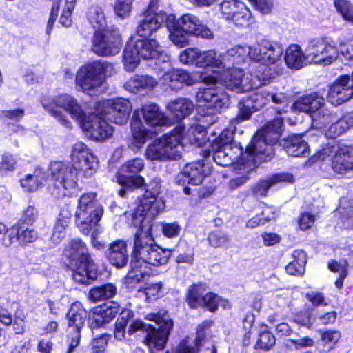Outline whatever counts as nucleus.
<instances>
[{
    "label": "nucleus",
    "instance_id": "nucleus-32",
    "mask_svg": "<svg viewBox=\"0 0 353 353\" xmlns=\"http://www.w3.org/2000/svg\"><path fill=\"white\" fill-rule=\"evenodd\" d=\"M158 84L154 77L145 75H134L125 83V88L130 92L137 93L143 90L154 89Z\"/></svg>",
    "mask_w": 353,
    "mask_h": 353
},
{
    "label": "nucleus",
    "instance_id": "nucleus-17",
    "mask_svg": "<svg viewBox=\"0 0 353 353\" xmlns=\"http://www.w3.org/2000/svg\"><path fill=\"white\" fill-rule=\"evenodd\" d=\"M144 168L143 160L140 158L127 161L116 175L117 183L122 188L119 190V194L123 197L126 194V190L139 188L144 185L145 180L141 176H128L127 174H137Z\"/></svg>",
    "mask_w": 353,
    "mask_h": 353
},
{
    "label": "nucleus",
    "instance_id": "nucleus-64",
    "mask_svg": "<svg viewBox=\"0 0 353 353\" xmlns=\"http://www.w3.org/2000/svg\"><path fill=\"white\" fill-rule=\"evenodd\" d=\"M252 7L263 14H268L272 10L273 0H248Z\"/></svg>",
    "mask_w": 353,
    "mask_h": 353
},
{
    "label": "nucleus",
    "instance_id": "nucleus-63",
    "mask_svg": "<svg viewBox=\"0 0 353 353\" xmlns=\"http://www.w3.org/2000/svg\"><path fill=\"white\" fill-rule=\"evenodd\" d=\"M336 117H337L336 115ZM332 122L333 123L331 124L326 132V135L327 137L330 138H335L341 135L347 130L344 121H342L341 119H338V118H336L335 120L332 121ZM330 123H332V121Z\"/></svg>",
    "mask_w": 353,
    "mask_h": 353
},
{
    "label": "nucleus",
    "instance_id": "nucleus-25",
    "mask_svg": "<svg viewBox=\"0 0 353 353\" xmlns=\"http://www.w3.org/2000/svg\"><path fill=\"white\" fill-rule=\"evenodd\" d=\"M133 43L135 49H137V53L139 54L141 59L161 61L163 63L169 61V57L157 40L152 39H140Z\"/></svg>",
    "mask_w": 353,
    "mask_h": 353
},
{
    "label": "nucleus",
    "instance_id": "nucleus-4",
    "mask_svg": "<svg viewBox=\"0 0 353 353\" xmlns=\"http://www.w3.org/2000/svg\"><path fill=\"white\" fill-rule=\"evenodd\" d=\"M339 56V51L330 39L319 37L308 41L305 52L300 46L290 45L285 50L284 59L289 68L299 70L307 62L330 65Z\"/></svg>",
    "mask_w": 353,
    "mask_h": 353
},
{
    "label": "nucleus",
    "instance_id": "nucleus-7",
    "mask_svg": "<svg viewBox=\"0 0 353 353\" xmlns=\"http://www.w3.org/2000/svg\"><path fill=\"white\" fill-rule=\"evenodd\" d=\"M180 129H174L150 143L145 156L150 161H166L181 157L183 145L181 143Z\"/></svg>",
    "mask_w": 353,
    "mask_h": 353
},
{
    "label": "nucleus",
    "instance_id": "nucleus-46",
    "mask_svg": "<svg viewBox=\"0 0 353 353\" xmlns=\"http://www.w3.org/2000/svg\"><path fill=\"white\" fill-rule=\"evenodd\" d=\"M117 293V288L112 283L94 287L89 292V298L92 301H99L114 296Z\"/></svg>",
    "mask_w": 353,
    "mask_h": 353
},
{
    "label": "nucleus",
    "instance_id": "nucleus-21",
    "mask_svg": "<svg viewBox=\"0 0 353 353\" xmlns=\"http://www.w3.org/2000/svg\"><path fill=\"white\" fill-rule=\"evenodd\" d=\"M196 101L210 110V113L219 112L228 105V96L217 88H200L196 95Z\"/></svg>",
    "mask_w": 353,
    "mask_h": 353
},
{
    "label": "nucleus",
    "instance_id": "nucleus-1",
    "mask_svg": "<svg viewBox=\"0 0 353 353\" xmlns=\"http://www.w3.org/2000/svg\"><path fill=\"white\" fill-rule=\"evenodd\" d=\"M165 208L164 202L154 196L145 195L132 214V225L137 228L134 248L126 280L128 283H139L149 274L148 265L165 264L171 255L169 250L157 245L152 238V225L146 223V216L152 219Z\"/></svg>",
    "mask_w": 353,
    "mask_h": 353
},
{
    "label": "nucleus",
    "instance_id": "nucleus-9",
    "mask_svg": "<svg viewBox=\"0 0 353 353\" xmlns=\"http://www.w3.org/2000/svg\"><path fill=\"white\" fill-rule=\"evenodd\" d=\"M96 196V193L88 192L79 199L75 213L76 224L85 235H89L93 228L100 227L98 223L103 216V208L97 201Z\"/></svg>",
    "mask_w": 353,
    "mask_h": 353
},
{
    "label": "nucleus",
    "instance_id": "nucleus-34",
    "mask_svg": "<svg viewBox=\"0 0 353 353\" xmlns=\"http://www.w3.org/2000/svg\"><path fill=\"white\" fill-rule=\"evenodd\" d=\"M81 303L77 302L72 304L68 312L69 332H81L85 323L86 312L81 307Z\"/></svg>",
    "mask_w": 353,
    "mask_h": 353
},
{
    "label": "nucleus",
    "instance_id": "nucleus-42",
    "mask_svg": "<svg viewBox=\"0 0 353 353\" xmlns=\"http://www.w3.org/2000/svg\"><path fill=\"white\" fill-rule=\"evenodd\" d=\"M292 258L293 261L285 267L287 273L291 275L303 274L307 263L305 253L301 250H294L292 253Z\"/></svg>",
    "mask_w": 353,
    "mask_h": 353
},
{
    "label": "nucleus",
    "instance_id": "nucleus-37",
    "mask_svg": "<svg viewBox=\"0 0 353 353\" xmlns=\"http://www.w3.org/2000/svg\"><path fill=\"white\" fill-rule=\"evenodd\" d=\"M294 181V178L292 174L285 173L277 174L272 176L268 180L259 182L253 188L252 191L256 196H265L271 186L280 182L292 183Z\"/></svg>",
    "mask_w": 353,
    "mask_h": 353
},
{
    "label": "nucleus",
    "instance_id": "nucleus-44",
    "mask_svg": "<svg viewBox=\"0 0 353 353\" xmlns=\"http://www.w3.org/2000/svg\"><path fill=\"white\" fill-rule=\"evenodd\" d=\"M319 333V343L326 352L334 349L341 336L339 331L333 330H320Z\"/></svg>",
    "mask_w": 353,
    "mask_h": 353
},
{
    "label": "nucleus",
    "instance_id": "nucleus-35",
    "mask_svg": "<svg viewBox=\"0 0 353 353\" xmlns=\"http://www.w3.org/2000/svg\"><path fill=\"white\" fill-rule=\"evenodd\" d=\"M167 108L176 119L181 120L192 113L194 103L188 99L179 98L170 101Z\"/></svg>",
    "mask_w": 353,
    "mask_h": 353
},
{
    "label": "nucleus",
    "instance_id": "nucleus-57",
    "mask_svg": "<svg viewBox=\"0 0 353 353\" xmlns=\"http://www.w3.org/2000/svg\"><path fill=\"white\" fill-rule=\"evenodd\" d=\"M274 219V214L273 213L270 215L268 212L263 211L260 214H257L249 219L246 223V228L253 229L259 226H262Z\"/></svg>",
    "mask_w": 353,
    "mask_h": 353
},
{
    "label": "nucleus",
    "instance_id": "nucleus-18",
    "mask_svg": "<svg viewBox=\"0 0 353 353\" xmlns=\"http://www.w3.org/2000/svg\"><path fill=\"white\" fill-rule=\"evenodd\" d=\"M105 119L95 110L94 113L88 116L85 114L79 123L87 137L96 141H105L111 137L114 132V128Z\"/></svg>",
    "mask_w": 353,
    "mask_h": 353
},
{
    "label": "nucleus",
    "instance_id": "nucleus-24",
    "mask_svg": "<svg viewBox=\"0 0 353 353\" xmlns=\"http://www.w3.org/2000/svg\"><path fill=\"white\" fill-rule=\"evenodd\" d=\"M262 161H263L257 158L255 155H251L248 159H245L244 156L241 157L234 164L233 169L238 176L230 181V188L234 190L245 184L250 179L249 175L250 173Z\"/></svg>",
    "mask_w": 353,
    "mask_h": 353
},
{
    "label": "nucleus",
    "instance_id": "nucleus-43",
    "mask_svg": "<svg viewBox=\"0 0 353 353\" xmlns=\"http://www.w3.org/2000/svg\"><path fill=\"white\" fill-rule=\"evenodd\" d=\"M264 47V49L266 50L264 65L274 64L281 60L283 54V48L281 43L268 40L266 46Z\"/></svg>",
    "mask_w": 353,
    "mask_h": 353
},
{
    "label": "nucleus",
    "instance_id": "nucleus-16",
    "mask_svg": "<svg viewBox=\"0 0 353 353\" xmlns=\"http://www.w3.org/2000/svg\"><path fill=\"white\" fill-rule=\"evenodd\" d=\"M121 47V39L117 29L106 28L94 33L92 50L97 55H115L119 53Z\"/></svg>",
    "mask_w": 353,
    "mask_h": 353
},
{
    "label": "nucleus",
    "instance_id": "nucleus-23",
    "mask_svg": "<svg viewBox=\"0 0 353 353\" xmlns=\"http://www.w3.org/2000/svg\"><path fill=\"white\" fill-rule=\"evenodd\" d=\"M353 96V72L352 77L342 76L330 87L327 101L337 106L350 100Z\"/></svg>",
    "mask_w": 353,
    "mask_h": 353
},
{
    "label": "nucleus",
    "instance_id": "nucleus-61",
    "mask_svg": "<svg viewBox=\"0 0 353 353\" xmlns=\"http://www.w3.org/2000/svg\"><path fill=\"white\" fill-rule=\"evenodd\" d=\"M76 0H65V7L63 9L59 22L65 27L72 23L71 15L75 7Z\"/></svg>",
    "mask_w": 353,
    "mask_h": 353
},
{
    "label": "nucleus",
    "instance_id": "nucleus-33",
    "mask_svg": "<svg viewBox=\"0 0 353 353\" xmlns=\"http://www.w3.org/2000/svg\"><path fill=\"white\" fill-rule=\"evenodd\" d=\"M199 68L210 67L212 68L225 70L223 53H219L214 50L200 51L199 61L196 62Z\"/></svg>",
    "mask_w": 353,
    "mask_h": 353
},
{
    "label": "nucleus",
    "instance_id": "nucleus-60",
    "mask_svg": "<svg viewBox=\"0 0 353 353\" xmlns=\"http://www.w3.org/2000/svg\"><path fill=\"white\" fill-rule=\"evenodd\" d=\"M276 339L274 336L269 331H265L260 333L256 342V346L261 350H269L275 344Z\"/></svg>",
    "mask_w": 353,
    "mask_h": 353
},
{
    "label": "nucleus",
    "instance_id": "nucleus-30",
    "mask_svg": "<svg viewBox=\"0 0 353 353\" xmlns=\"http://www.w3.org/2000/svg\"><path fill=\"white\" fill-rule=\"evenodd\" d=\"M161 79L163 83L172 90L179 89L183 84L192 85L194 83V80L190 74L183 70H169L163 74Z\"/></svg>",
    "mask_w": 353,
    "mask_h": 353
},
{
    "label": "nucleus",
    "instance_id": "nucleus-11",
    "mask_svg": "<svg viewBox=\"0 0 353 353\" xmlns=\"http://www.w3.org/2000/svg\"><path fill=\"white\" fill-rule=\"evenodd\" d=\"M113 65L101 61H94L81 67L76 77L78 89L92 95V92L100 87L103 82L104 75H111Z\"/></svg>",
    "mask_w": 353,
    "mask_h": 353
},
{
    "label": "nucleus",
    "instance_id": "nucleus-55",
    "mask_svg": "<svg viewBox=\"0 0 353 353\" xmlns=\"http://www.w3.org/2000/svg\"><path fill=\"white\" fill-rule=\"evenodd\" d=\"M69 223L68 218L59 219L55 223L53 232L52 234V241L56 243H59L65 235V229Z\"/></svg>",
    "mask_w": 353,
    "mask_h": 353
},
{
    "label": "nucleus",
    "instance_id": "nucleus-62",
    "mask_svg": "<svg viewBox=\"0 0 353 353\" xmlns=\"http://www.w3.org/2000/svg\"><path fill=\"white\" fill-rule=\"evenodd\" d=\"M17 164L15 159L12 155H4L0 162V176L9 175L15 170Z\"/></svg>",
    "mask_w": 353,
    "mask_h": 353
},
{
    "label": "nucleus",
    "instance_id": "nucleus-31",
    "mask_svg": "<svg viewBox=\"0 0 353 353\" xmlns=\"http://www.w3.org/2000/svg\"><path fill=\"white\" fill-rule=\"evenodd\" d=\"M137 110L139 115L141 113L143 120L150 126H161L168 122L164 113L154 103L145 104Z\"/></svg>",
    "mask_w": 353,
    "mask_h": 353
},
{
    "label": "nucleus",
    "instance_id": "nucleus-56",
    "mask_svg": "<svg viewBox=\"0 0 353 353\" xmlns=\"http://www.w3.org/2000/svg\"><path fill=\"white\" fill-rule=\"evenodd\" d=\"M254 112L255 110H253L251 105H248L246 100L240 101L239 103V114L231 120V125H236L240 122L249 119Z\"/></svg>",
    "mask_w": 353,
    "mask_h": 353
},
{
    "label": "nucleus",
    "instance_id": "nucleus-36",
    "mask_svg": "<svg viewBox=\"0 0 353 353\" xmlns=\"http://www.w3.org/2000/svg\"><path fill=\"white\" fill-rule=\"evenodd\" d=\"M285 150L289 156L295 157H305L310 152L307 143L296 135L290 136L285 140Z\"/></svg>",
    "mask_w": 353,
    "mask_h": 353
},
{
    "label": "nucleus",
    "instance_id": "nucleus-28",
    "mask_svg": "<svg viewBox=\"0 0 353 353\" xmlns=\"http://www.w3.org/2000/svg\"><path fill=\"white\" fill-rule=\"evenodd\" d=\"M119 311V305L114 303L96 307L90 316V327L95 328L110 322L116 317Z\"/></svg>",
    "mask_w": 353,
    "mask_h": 353
},
{
    "label": "nucleus",
    "instance_id": "nucleus-19",
    "mask_svg": "<svg viewBox=\"0 0 353 353\" xmlns=\"http://www.w3.org/2000/svg\"><path fill=\"white\" fill-rule=\"evenodd\" d=\"M206 290V286L203 283L191 285L186 298L188 305L191 308L206 307L210 311H215L223 301L219 296L212 292L204 295Z\"/></svg>",
    "mask_w": 353,
    "mask_h": 353
},
{
    "label": "nucleus",
    "instance_id": "nucleus-3",
    "mask_svg": "<svg viewBox=\"0 0 353 353\" xmlns=\"http://www.w3.org/2000/svg\"><path fill=\"white\" fill-rule=\"evenodd\" d=\"M225 70L218 77H207L203 81L207 84L216 85L218 81L231 90L236 92H248L259 85H265L269 82L268 75H256L260 81L257 85L249 74H245L243 70L232 66L244 63L249 58L248 46H235L223 53Z\"/></svg>",
    "mask_w": 353,
    "mask_h": 353
},
{
    "label": "nucleus",
    "instance_id": "nucleus-58",
    "mask_svg": "<svg viewBox=\"0 0 353 353\" xmlns=\"http://www.w3.org/2000/svg\"><path fill=\"white\" fill-rule=\"evenodd\" d=\"M200 51L197 48H188L179 54V61L183 64H195L199 61Z\"/></svg>",
    "mask_w": 353,
    "mask_h": 353
},
{
    "label": "nucleus",
    "instance_id": "nucleus-29",
    "mask_svg": "<svg viewBox=\"0 0 353 353\" xmlns=\"http://www.w3.org/2000/svg\"><path fill=\"white\" fill-rule=\"evenodd\" d=\"M105 256L112 265L117 268L125 266L128 261L127 243L122 240L112 242L105 251Z\"/></svg>",
    "mask_w": 353,
    "mask_h": 353
},
{
    "label": "nucleus",
    "instance_id": "nucleus-8",
    "mask_svg": "<svg viewBox=\"0 0 353 353\" xmlns=\"http://www.w3.org/2000/svg\"><path fill=\"white\" fill-rule=\"evenodd\" d=\"M292 108L294 111L310 114L313 123L320 128L325 127L336 119V114L328 110L325 98L319 92L303 95L294 103Z\"/></svg>",
    "mask_w": 353,
    "mask_h": 353
},
{
    "label": "nucleus",
    "instance_id": "nucleus-2",
    "mask_svg": "<svg viewBox=\"0 0 353 353\" xmlns=\"http://www.w3.org/2000/svg\"><path fill=\"white\" fill-rule=\"evenodd\" d=\"M71 157L74 165L64 161L52 162L47 172L37 170L34 174L26 175L21 179V186L27 192H34L49 179L48 190L52 196L58 199L72 196L77 192V171L90 176L98 168V161L82 142L74 145Z\"/></svg>",
    "mask_w": 353,
    "mask_h": 353
},
{
    "label": "nucleus",
    "instance_id": "nucleus-52",
    "mask_svg": "<svg viewBox=\"0 0 353 353\" xmlns=\"http://www.w3.org/2000/svg\"><path fill=\"white\" fill-rule=\"evenodd\" d=\"M244 3L239 0H225L220 5L222 16L226 20H232L239 10L240 4Z\"/></svg>",
    "mask_w": 353,
    "mask_h": 353
},
{
    "label": "nucleus",
    "instance_id": "nucleus-26",
    "mask_svg": "<svg viewBox=\"0 0 353 353\" xmlns=\"http://www.w3.org/2000/svg\"><path fill=\"white\" fill-rule=\"evenodd\" d=\"M174 23L190 36L201 37L205 39L213 37L211 30L192 14H185L176 20L174 18Z\"/></svg>",
    "mask_w": 353,
    "mask_h": 353
},
{
    "label": "nucleus",
    "instance_id": "nucleus-20",
    "mask_svg": "<svg viewBox=\"0 0 353 353\" xmlns=\"http://www.w3.org/2000/svg\"><path fill=\"white\" fill-rule=\"evenodd\" d=\"M212 152L213 153V159L216 164L226 167L232 165L241 157L244 156L245 159L254 155L252 152L247 154L246 150L243 152V148L240 143H234L232 145L221 146L218 143H212Z\"/></svg>",
    "mask_w": 353,
    "mask_h": 353
},
{
    "label": "nucleus",
    "instance_id": "nucleus-22",
    "mask_svg": "<svg viewBox=\"0 0 353 353\" xmlns=\"http://www.w3.org/2000/svg\"><path fill=\"white\" fill-rule=\"evenodd\" d=\"M208 174H209L208 168L200 161L188 163L178 174L177 183L184 186V193L189 195L191 194V189L188 186H185V184L198 185L201 183Z\"/></svg>",
    "mask_w": 353,
    "mask_h": 353
},
{
    "label": "nucleus",
    "instance_id": "nucleus-45",
    "mask_svg": "<svg viewBox=\"0 0 353 353\" xmlns=\"http://www.w3.org/2000/svg\"><path fill=\"white\" fill-rule=\"evenodd\" d=\"M141 59L137 53V49L132 42L127 43L124 52L123 61L127 71L133 72L139 63Z\"/></svg>",
    "mask_w": 353,
    "mask_h": 353
},
{
    "label": "nucleus",
    "instance_id": "nucleus-40",
    "mask_svg": "<svg viewBox=\"0 0 353 353\" xmlns=\"http://www.w3.org/2000/svg\"><path fill=\"white\" fill-rule=\"evenodd\" d=\"M86 17L96 32L106 29L107 19L103 7L98 5L90 6L86 12Z\"/></svg>",
    "mask_w": 353,
    "mask_h": 353
},
{
    "label": "nucleus",
    "instance_id": "nucleus-10",
    "mask_svg": "<svg viewBox=\"0 0 353 353\" xmlns=\"http://www.w3.org/2000/svg\"><path fill=\"white\" fill-rule=\"evenodd\" d=\"M41 103L46 111L66 127L70 125V122L60 110H65L78 123L82 120L85 114L78 101L69 94H64L53 97H44Z\"/></svg>",
    "mask_w": 353,
    "mask_h": 353
},
{
    "label": "nucleus",
    "instance_id": "nucleus-47",
    "mask_svg": "<svg viewBox=\"0 0 353 353\" xmlns=\"http://www.w3.org/2000/svg\"><path fill=\"white\" fill-rule=\"evenodd\" d=\"M135 0H115L112 6L114 14L121 19L130 18L132 13Z\"/></svg>",
    "mask_w": 353,
    "mask_h": 353
},
{
    "label": "nucleus",
    "instance_id": "nucleus-51",
    "mask_svg": "<svg viewBox=\"0 0 353 353\" xmlns=\"http://www.w3.org/2000/svg\"><path fill=\"white\" fill-rule=\"evenodd\" d=\"M246 101L248 105H251L253 110L257 111L270 101L268 91L263 90L259 92L253 93L246 99Z\"/></svg>",
    "mask_w": 353,
    "mask_h": 353
},
{
    "label": "nucleus",
    "instance_id": "nucleus-41",
    "mask_svg": "<svg viewBox=\"0 0 353 353\" xmlns=\"http://www.w3.org/2000/svg\"><path fill=\"white\" fill-rule=\"evenodd\" d=\"M17 236V241L20 244L30 243L36 240L37 235L35 231L32 230L26 229L21 230H15L12 229L8 234V236L3 237L2 243L6 247L10 246L13 240Z\"/></svg>",
    "mask_w": 353,
    "mask_h": 353
},
{
    "label": "nucleus",
    "instance_id": "nucleus-50",
    "mask_svg": "<svg viewBox=\"0 0 353 353\" xmlns=\"http://www.w3.org/2000/svg\"><path fill=\"white\" fill-rule=\"evenodd\" d=\"M208 241L214 248H229L231 245V238L225 232L216 231L212 232L208 236Z\"/></svg>",
    "mask_w": 353,
    "mask_h": 353
},
{
    "label": "nucleus",
    "instance_id": "nucleus-59",
    "mask_svg": "<svg viewBox=\"0 0 353 353\" xmlns=\"http://www.w3.org/2000/svg\"><path fill=\"white\" fill-rule=\"evenodd\" d=\"M235 129L236 125H232L230 124V127L225 129L212 143H218L221 146H225L226 145H232L234 143H237L233 141Z\"/></svg>",
    "mask_w": 353,
    "mask_h": 353
},
{
    "label": "nucleus",
    "instance_id": "nucleus-15",
    "mask_svg": "<svg viewBox=\"0 0 353 353\" xmlns=\"http://www.w3.org/2000/svg\"><path fill=\"white\" fill-rule=\"evenodd\" d=\"M148 319L154 320L160 325V330H153L149 332L145 343L150 353H168L164 352L168 336L173 327L172 320L166 314H150Z\"/></svg>",
    "mask_w": 353,
    "mask_h": 353
},
{
    "label": "nucleus",
    "instance_id": "nucleus-6",
    "mask_svg": "<svg viewBox=\"0 0 353 353\" xmlns=\"http://www.w3.org/2000/svg\"><path fill=\"white\" fill-rule=\"evenodd\" d=\"M283 120L281 117L269 121L253 137L246 147L247 154L252 152L263 161L270 160L274 155L272 145L276 143L283 130Z\"/></svg>",
    "mask_w": 353,
    "mask_h": 353
},
{
    "label": "nucleus",
    "instance_id": "nucleus-54",
    "mask_svg": "<svg viewBox=\"0 0 353 353\" xmlns=\"http://www.w3.org/2000/svg\"><path fill=\"white\" fill-rule=\"evenodd\" d=\"M334 6L343 19L353 25V5L345 0H336Z\"/></svg>",
    "mask_w": 353,
    "mask_h": 353
},
{
    "label": "nucleus",
    "instance_id": "nucleus-5",
    "mask_svg": "<svg viewBox=\"0 0 353 353\" xmlns=\"http://www.w3.org/2000/svg\"><path fill=\"white\" fill-rule=\"evenodd\" d=\"M63 255L69 259L73 280L88 284L97 277V266L90 256L85 244L81 240H72L65 246Z\"/></svg>",
    "mask_w": 353,
    "mask_h": 353
},
{
    "label": "nucleus",
    "instance_id": "nucleus-49",
    "mask_svg": "<svg viewBox=\"0 0 353 353\" xmlns=\"http://www.w3.org/2000/svg\"><path fill=\"white\" fill-rule=\"evenodd\" d=\"M268 39H263L256 42L251 46H248L249 59L254 62L261 63L264 65L265 54L266 50L264 46H266Z\"/></svg>",
    "mask_w": 353,
    "mask_h": 353
},
{
    "label": "nucleus",
    "instance_id": "nucleus-27",
    "mask_svg": "<svg viewBox=\"0 0 353 353\" xmlns=\"http://www.w3.org/2000/svg\"><path fill=\"white\" fill-rule=\"evenodd\" d=\"M131 132L132 139L129 148L133 151H138L141 149L147 140L152 137V132L144 126L139 118V111L135 110L133 113L131 121Z\"/></svg>",
    "mask_w": 353,
    "mask_h": 353
},
{
    "label": "nucleus",
    "instance_id": "nucleus-13",
    "mask_svg": "<svg viewBox=\"0 0 353 353\" xmlns=\"http://www.w3.org/2000/svg\"><path fill=\"white\" fill-rule=\"evenodd\" d=\"M157 3V1H151L148 9L143 12L137 28V32L140 37L150 36L163 24L166 26L167 23H171L172 14L159 10Z\"/></svg>",
    "mask_w": 353,
    "mask_h": 353
},
{
    "label": "nucleus",
    "instance_id": "nucleus-38",
    "mask_svg": "<svg viewBox=\"0 0 353 353\" xmlns=\"http://www.w3.org/2000/svg\"><path fill=\"white\" fill-rule=\"evenodd\" d=\"M180 129L181 134V143L182 140H186L190 144H196L200 146L205 137V130L203 126L199 124L191 125L187 130L181 126H178L175 129Z\"/></svg>",
    "mask_w": 353,
    "mask_h": 353
},
{
    "label": "nucleus",
    "instance_id": "nucleus-12",
    "mask_svg": "<svg viewBox=\"0 0 353 353\" xmlns=\"http://www.w3.org/2000/svg\"><path fill=\"white\" fill-rule=\"evenodd\" d=\"M350 146L339 144L328 145L316 154L320 161L330 160L334 172L344 174L353 170V156Z\"/></svg>",
    "mask_w": 353,
    "mask_h": 353
},
{
    "label": "nucleus",
    "instance_id": "nucleus-14",
    "mask_svg": "<svg viewBox=\"0 0 353 353\" xmlns=\"http://www.w3.org/2000/svg\"><path fill=\"white\" fill-rule=\"evenodd\" d=\"M97 113L118 125L125 124L130 117L132 105L125 99L117 98L99 101L96 105Z\"/></svg>",
    "mask_w": 353,
    "mask_h": 353
},
{
    "label": "nucleus",
    "instance_id": "nucleus-39",
    "mask_svg": "<svg viewBox=\"0 0 353 353\" xmlns=\"http://www.w3.org/2000/svg\"><path fill=\"white\" fill-rule=\"evenodd\" d=\"M165 26L169 33V39L174 46L181 48L189 45L190 35L174 23V14L171 23H167Z\"/></svg>",
    "mask_w": 353,
    "mask_h": 353
},
{
    "label": "nucleus",
    "instance_id": "nucleus-48",
    "mask_svg": "<svg viewBox=\"0 0 353 353\" xmlns=\"http://www.w3.org/2000/svg\"><path fill=\"white\" fill-rule=\"evenodd\" d=\"M133 313L130 310H123L119 318L115 323L114 336L117 339L121 341L125 338V329L132 319Z\"/></svg>",
    "mask_w": 353,
    "mask_h": 353
},
{
    "label": "nucleus",
    "instance_id": "nucleus-53",
    "mask_svg": "<svg viewBox=\"0 0 353 353\" xmlns=\"http://www.w3.org/2000/svg\"><path fill=\"white\" fill-rule=\"evenodd\" d=\"M252 14L250 9L245 3H241L239 10L236 12L235 15L231 21L236 26H246L252 21Z\"/></svg>",
    "mask_w": 353,
    "mask_h": 353
}]
</instances>
